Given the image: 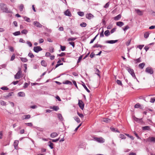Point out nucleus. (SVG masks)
<instances>
[{
  "label": "nucleus",
  "mask_w": 155,
  "mask_h": 155,
  "mask_svg": "<svg viewBox=\"0 0 155 155\" xmlns=\"http://www.w3.org/2000/svg\"><path fill=\"white\" fill-rule=\"evenodd\" d=\"M0 8L3 12L9 13V11L8 10V8L6 5L2 3L0 4Z\"/></svg>",
  "instance_id": "nucleus-1"
},
{
  "label": "nucleus",
  "mask_w": 155,
  "mask_h": 155,
  "mask_svg": "<svg viewBox=\"0 0 155 155\" xmlns=\"http://www.w3.org/2000/svg\"><path fill=\"white\" fill-rule=\"evenodd\" d=\"M127 69L133 78H136L134 71L133 69L127 67Z\"/></svg>",
  "instance_id": "nucleus-2"
},
{
  "label": "nucleus",
  "mask_w": 155,
  "mask_h": 155,
  "mask_svg": "<svg viewBox=\"0 0 155 155\" xmlns=\"http://www.w3.org/2000/svg\"><path fill=\"white\" fill-rule=\"evenodd\" d=\"M146 72L151 74L153 73V70L152 68L148 67L146 68Z\"/></svg>",
  "instance_id": "nucleus-3"
},
{
  "label": "nucleus",
  "mask_w": 155,
  "mask_h": 155,
  "mask_svg": "<svg viewBox=\"0 0 155 155\" xmlns=\"http://www.w3.org/2000/svg\"><path fill=\"white\" fill-rule=\"evenodd\" d=\"M42 50V49L39 46H35L34 48V51L36 53H38L40 51H41Z\"/></svg>",
  "instance_id": "nucleus-4"
},
{
  "label": "nucleus",
  "mask_w": 155,
  "mask_h": 155,
  "mask_svg": "<svg viewBox=\"0 0 155 155\" xmlns=\"http://www.w3.org/2000/svg\"><path fill=\"white\" fill-rule=\"evenodd\" d=\"M22 72L21 70H19L15 76V78L16 79H19L21 78V75Z\"/></svg>",
  "instance_id": "nucleus-5"
},
{
  "label": "nucleus",
  "mask_w": 155,
  "mask_h": 155,
  "mask_svg": "<svg viewBox=\"0 0 155 155\" xmlns=\"http://www.w3.org/2000/svg\"><path fill=\"white\" fill-rule=\"evenodd\" d=\"M78 104L80 108L83 110L84 107V104L83 102L81 100H79Z\"/></svg>",
  "instance_id": "nucleus-6"
},
{
  "label": "nucleus",
  "mask_w": 155,
  "mask_h": 155,
  "mask_svg": "<svg viewBox=\"0 0 155 155\" xmlns=\"http://www.w3.org/2000/svg\"><path fill=\"white\" fill-rule=\"evenodd\" d=\"M95 139L96 141L100 143H103L104 141V140L102 137H96Z\"/></svg>",
  "instance_id": "nucleus-7"
},
{
  "label": "nucleus",
  "mask_w": 155,
  "mask_h": 155,
  "mask_svg": "<svg viewBox=\"0 0 155 155\" xmlns=\"http://www.w3.org/2000/svg\"><path fill=\"white\" fill-rule=\"evenodd\" d=\"M34 25L37 27L41 28L42 25L39 22L37 21H35L33 22Z\"/></svg>",
  "instance_id": "nucleus-8"
},
{
  "label": "nucleus",
  "mask_w": 155,
  "mask_h": 155,
  "mask_svg": "<svg viewBox=\"0 0 155 155\" xmlns=\"http://www.w3.org/2000/svg\"><path fill=\"white\" fill-rule=\"evenodd\" d=\"M118 41V40L107 41L105 42L107 43L113 44L116 43Z\"/></svg>",
  "instance_id": "nucleus-9"
},
{
  "label": "nucleus",
  "mask_w": 155,
  "mask_h": 155,
  "mask_svg": "<svg viewBox=\"0 0 155 155\" xmlns=\"http://www.w3.org/2000/svg\"><path fill=\"white\" fill-rule=\"evenodd\" d=\"M86 18L89 19H91V18H93L94 17L93 15L91 13L87 14L86 15Z\"/></svg>",
  "instance_id": "nucleus-10"
},
{
  "label": "nucleus",
  "mask_w": 155,
  "mask_h": 155,
  "mask_svg": "<svg viewBox=\"0 0 155 155\" xmlns=\"http://www.w3.org/2000/svg\"><path fill=\"white\" fill-rule=\"evenodd\" d=\"M19 141L18 140H16L15 141L14 143V146L15 147V149H18V143Z\"/></svg>",
  "instance_id": "nucleus-11"
},
{
  "label": "nucleus",
  "mask_w": 155,
  "mask_h": 155,
  "mask_svg": "<svg viewBox=\"0 0 155 155\" xmlns=\"http://www.w3.org/2000/svg\"><path fill=\"white\" fill-rule=\"evenodd\" d=\"M31 117V116L29 114L25 115H23L22 117V119H29Z\"/></svg>",
  "instance_id": "nucleus-12"
},
{
  "label": "nucleus",
  "mask_w": 155,
  "mask_h": 155,
  "mask_svg": "<svg viewBox=\"0 0 155 155\" xmlns=\"http://www.w3.org/2000/svg\"><path fill=\"white\" fill-rule=\"evenodd\" d=\"M147 140L155 143V137H149L147 139Z\"/></svg>",
  "instance_id": "nucleus-13"
},
{
  "label": "nucleus",
  "mask_w": 155,
  "mask_h": 155,
  "mask_svg": "<svg viewBox=\"0 0 155 155\" xmlns=\"http://www.w3.org/2000/svg\"><path fill=\"white\" fill-rule=\"evenodd\" d=\"M64 14L66 15L69 17H71V14L68 9H67L65 12Z\"/></svg>",
  "instance_id": "nucleus-14"
},
{
  "label": "nucleus",
  "mask_w": 155,
  "mask_h": 155,
  "mask_svg": "<svg viewBox=\"0 0 155 155\" xmlns=\"http://www.w3.org/2000/svg\"><path fill=\"white\" fill-rule=\"evenodd\" d=\"M134 119L135 121L138 122L141 124H142L143 123L142 119H138L137 118H135Z\"/></svg>",
  "instance_id": "nucleus-15"
},
{
  "label": "nucleus",
  "mask_w": 155,
  "mask_h": 155,
  "mask_svg": "<svg viewBox=\"0 0 155 155\" xmlns=\"http://www.w3.org/2000/svg\"><path fill=\"white\" fill-rule=\"evenodd\" d=\"M50 108L51 109H53L55 111H57L59 109V107L58 106H51Z\"/></svg>",
  "instance_id": "nucleus-16"
},
{
  "label": "nucleus",
  "mask_w": 155,
  "mask_h": 155,
  "mask_svg": "<svg viewBox=\"0 0 155 155\" xmlns=\"http://www.w3.org/2000/svg\"><path fill=\"white\" fill-rule=\"evenodd\" d=\"M121 15L120 14H119L117 15V16L114 17V19L116 21H117L119 20L121 18Z\"/></svg>",
  "instance_id": "nucleus-17"
},
{
  "label": "nucleus",
  "mask_w": 155,
  "mask_h": 155,
  "mask_svg": "<svg viewBox=\"0 0 155 155\" xmlns=\"http://www.w3.org/2000/svg\"><path fill=\"white\" fill-rule=\"evenodd\" d=\"M124 23L121 21H118L116 23V25L120 27H121L124 25Z\"/></svg>",
  "instance_id": "nucleus-18"
},
{
  "label": "nucleus",
  "mask_w": 155,
  "mask_h": 155,
  "mask_svg": "<svg viewBox=\"0 0 155 155\" xmlns=\"http://www.w3.org/2000/svg\"><path fill=\"white\" fill-rule=\"evenodd\" d=\"M18 94L19 97H24L25 96V94L23 92H20L18 93Z\"/></svg>",
  "instance_id": "nucleus-19"
},
{
  "label": "nucleus",
  "mask_w": 155,
  "mask_h": 155,
  "mask_svg": "<svg viewBox=\"0 0 155 155\" xmlns=\"http://www.w3.org/2000/svg\"><path fill=\"white\" fill-rule=\"evenodd\" d=\"M58 134L57 133L53 132L50 134V137L52 138L58 136Z\"/></svg>",
  "instance_id": "nucleus-20"
},
{
  "label": "nucleus",
  "mask_w": 155,
  "mask_h": 155,
  "mask_svg": "<svg viewBox=\"0 0 155 155\" xmlns=\"http://www.w3.org/2000/svg\"><path fill=\"white\" fill-rule=\"evenodd\" d=\"M105 46H103V45H101L98 44H95L92 47L93 48H98L99 47H100V48H102L103 47H104Z\"/></svg>",
  "instance_id": "nucleus-21"
},
{
  "label": "nucleus",
  "mask_w": 155,
  "mask_h": 155,
  "mask_svg": "<svg viewBox=\"0 0 155 155\" xmlns=\"http://www.w3.org/2000/svg\"><path fill=\"white\" fill-rule=\"evenodd\" d=\"M111 121V120L110 119L107 118H104L102 120L103 122H105L106 123H109Z\"/></svg>",
  "instance_id": "nucleus-22"
},
{
  "label": "nucleus",
  "mask_w": 155,
  "mask_h": 155,
  "mask_svg": "<svg viewBox=\"0 0 155 155\" xmlns=\"http://www.w3.org/2000/svg\"><path fill=\"white\" fill-rule=\"evenodd\" d=\"M48 145L51 148V149H52L54 148L53 145L54 144L52 143L51 141H49L48 143Z\"/></svg>",
  "instance_id": "nucleus-23"
},
{
  "label": "nucleus",
  "mask_w": 155,
  "mask_h": 155,
  "mask_svg": "<svg viewBox=\"0 0 155 155\" xmlns=\"http://www.w3.org/2000/svg\"><path fill=\"white\" fill-rule=\"evenodd\" d=\"M145 63H142L140 64L138 66H139V67L140 68L142 69L143 68H144V67L145 66Z\"/></svg>",
  "instance_id": "nucleus-24"
},
{
  "label": "nucleus",
  "mask_w": 155,
  "mask_h": 155,
  "mask_svg": "<svg viewBox=\"0 0 155 155\" xmlns=\"http://www.w3.org/2000/svg\"><path fill=\"white\" fill-rule=\"evenodd\" d=\"M58 116L59 120L61 121H62L63 120V118L62 116V115L61 114H58Z\"/></svg>",
  "instance_id": "nucleus-25"
},
{
  "label": "nucleus",
  "mask_w": 155,
  "mask_h": 155,
  "mask_svg": "<svg viewBox=\"0 0 155 155\" xmlns=\"http://www.w3.org/2000/svg\"><path fill=\"white\" fill-rule=\"evenodd\" d=\"M41 64L42 66L44 67L46 66L47 65L46 63L44 60L41 61Z\"/></svg>",
  "instance_id": "nucleus-26"
},
{
  "label": "nucleus",
  "mask_w": 155,
  "mask_h": 155,
  "mask_svg": "<svg viewBox=\"0 0 155 155\" xmlns=\"http://www.w3.org/2000/svg\"><path fill=\"white\" fill-rule=\"evenodd\" d=\"M135 11L138 15H142V12L139 9H136Z\"/></svg>",
  "instance_id": "nucleus-27"
},
{
  "label": "nucleus",
  "mask_w": 155,
  "mask_h": 155,
  "mask_svg": "<svg viewBox=\"0 0 155 155\" xmlns=\"http://www.w3.org/2000/svg\"><path fill=\"white\" fill-rule=\"evenodd\" d=\"M20 59L21 60V61L24 62H27L28 61L27 59L25 58L21 57L20 58Z\"/></svg>",
  "instance_id": "nucleus-28"
},
{
  "label": "nucleus",
  "mask_w": 155,
  "mask_h": 155,
  "mask_svg": "<svg viewBox=\"0 0 155 155\" xmlns=\"http://www.w3.org/2000/svg\"><path fill=\"white\" fill-rule=\"evenodd\" d=\"M63 83L65 84H68L70 85H72V83L71 81L68 80L65 81L64 83Z\"/></svg>",
  "instance_id": "nucleus-29"
},
{
  "label": "nucleus",
  "mask_w": 155,
  "mask_h": 155,
  "mask_svg": "<svg viewBox=\"0 0 155 155\" xmlns=\"http://www.w3.org/2000/svg\"><path fill=\"white\" fill-rule=\"evenodd\" d=\"M104 34L106 36H108L110 35V32L109 31L107 30L105 31L104 32Z\"/></svg>",
  "instance_id": "nucleus-30"
},
{
  "label": "nucleus",
  "mask_w": 155,
  "mask_h": 155,
  "mask_svg": "<svg viewBox=\"0 0 155 155\" xmlns=\"http://www.w3.org/2000/svg\"><path fill=\"white\" fill-rule=\"evenodd\" d=\"M154 44V43H152L148 44L147 46H146V51H147L148 50L149 48H150V47L151 45H153Z\"/></svg>",
  "instance_id": "nucleus-31"
},
{
  "label": "nucleus",
  "mask_w": 155,
  "mask_h": 155,
  "mask_svg": "<svg viewBox=\"0 0 155 155\" xmlns=\"http://www.w3.org/2000/svg\"><path fill=\"white\" fill-rule=\"evenodd\" d=\"M77 39V38H70L68 39V41H74Z\"/></svg>",
  "instance_id": "nucleus-32"
},
{
  "label": "nucleus",
  "mask_w": 155,
  "mask_h": 155,
  "mask_svg": "<svg viewBox=\"0 0 155 155\" xmlns=\"http://www.w3.org/2000/svg\"><path fill=\"white\" fill-rule=\"evenodd\" d=\"M24 8V5L22 4H21L20 5L19 9L21 12L23 11V9Z\"/></svg>",
  "instance_id": "nucleus-33"
},
{
  "label": "nucleus",
  "mask_w": 155,
  "mask_h": 155,
  "mask_svg": "<svg viewBox=\"0 0 155 155\" xmlns=\"http://www.w3.org/2000/svg\"><path fill=\"white\" fill-rule=\"evenodd\" d=\"M116 82L117 83V84L121 86H122L123 85V84L121 81L117 80L116 81Z\"/></svg>",
  "instance_id": "nucleus-34"
},
{
  "label": "nucleus",
  "mask_w": 155,
  "mask_h": 155,
  "mask_svg": "<svg viewBox=\"0 0 155 155\" xmlns=\"http://www.w3.org/2000/svg\"><path fill=\"white\" fill-rule=\"evenodd\" d=\"M82 85L84 88V89L87 91V92L89 93L90 92V91L87 88V87L85 85V84L84 83L82 84Z\"/></svg>",
  "instance_id": "nucleus-35"
},
{
  "label": "nucleus",
  "mask_w": 155,
  "mask_h": 155,
  "mask_svg": "<svg viewBox=\"0 0 155 155\" xmlns=\"http://www.w3.org/2000/svg\"><path fill=\"white\" fill-rule=\"evenodd\" d=\"M78 15L80 16H83L84 15V13L82 12H78Z\"/></svg>",
  "instance_id": "nucleus-36"
},
{
  "label": "nucleus",
  "mask_w": 155,
  "mask_h": 155,
  "mask_svg": "<svg viewBox=\"0 0 155 155\" xmlns=\"http://www.w3.org/2000/svg\"><path fill=\"white\" fill-rule=\"evenodd\" d=\"M74 120L77 121L78 123L80 122V120L79 118L77 116H76L74 117Z\"/></svg>",
  "instance_id": "nucleus-37"
},
{
  "label": "nucleus",
  "mask_w": 155,
  "mask_h": 155,
  "mask_svg": "<svg viewBox=\"0 0 155 155\" xmlns=\"http://www.w3.org/2000/svg\"><path fill=\"white\" fill-rule=\"evenodd\" d=\"M21 34L20 32V31H16L13 33V35L15 36H17L20 35Z\"/></svg>",
  "instance_id": "nucleus-38"
},
{
  "label": "nucleus",
  "mask_w": 155,
  "mask_h": 155,
  "mask_svg": "<svg viewBox=\"0 0 155 155\" xmlns=\"http://www.w3.org/2000/svg\"><path fill=\"white\" fill-rule=\"evenodd\" d=\"M134 61H135L136 63H140L141 62V61L140 60V58H139L138 59H134Z\"/></svg>",
  "instance_id": "nucleus-39"
},
{
  "label": "nucleus",
  "mask_w": 155,
  "mask_h": 155,
  "mask_svg": "<svg viewBox=\"0 0 155 155\" xmlns=\"http://www.w3.org/2000/svg\"><path fill=\"white\" fill-rule=\"evenodd\" d=\"M98 35V34H97L93 39H92L91 41H90V44H91V43H92L95 40V39H96L97 37V36Z\"/></svg>",
  "instance_id": "nucleus-40"
},
{
  "label": "nucleus",
  "mask_w": 155,
  "mask_h": 155,
  "mask_svg": "<svg viewBox=\"0 0 155 155\" xmlns=\"http://www.w3.org/2000/svg\"><path fill=\"white\" fill-rule=\"evenodd\" d=\"M24 19L25 20V21L27 22H30L31 21H30V19L26 17H25L24 18Z\"/></svg>",
  "instance_id": "nucleus-41"
},
{
  "label": "nucleus",
  "mask_w": 155,
  "mask_h": 155,
  "mask_svg": "<svg viewBox=\"0 0 155 155\" xmlns=\"http://www.w3.org/2000/svg\"><path fill=\"white\" fill-rule=\"evenodd\" d=\"M28 32V31L26 29H24L21 31V33L22 34H24L25 35H26Z\"/></svg>",
  "instance_id": "nucleus-42"
},
{
  "label": "nucleus",
  "mask_w": 155,
  "mask_h": 155,
  "mask_svg": "<svg viewBox=\"0 0 155 155\" xmlns=\"http://www.w3.org/2000/svg\"><path fill=\"white\" fill-rule=\"evenodd\" d=\"M28 56L31 58H32L34 57V54L31 52H29V53Z\"/></svg>",
  "instance_id": "nucleus-43"
},
{
  "label": "nucleus",
  "mask_w": 155,
  "mask_h": 155,
  "mask_svg": "<svg viewBox=\"0 0 155 155\" xmlns=\"http://www.w3.org/2000/svg\"><path fill=\"white\" fill-rule=\"evenodd\" d=\"M80 25L82 27H85L87 25V24L85 22H82L80 24Z\"/></svg>",
  "instance_id": "nucleus-44"
},
{
  "label": "nucleus",
  "mask_w": 155,
  "mask_h": 155,
  "mask_svg": "<svg viewBox=\"0 0 155 155\" xmlns=\"http://www.w3.org/2000/svg\"><path fill=\"white\" fill-rule=\"evenodd\" d=\"M82 57H83V55H81V56H80L79 57V58H78V61H77V64L79 63V62H80V61L82 60Z\"/></svg>",
  "instance_id": "nucleus-45"
},
{
  "label": "nucleus",
  "mask_w": 155,
  "mask_h": 155,
  "mask_svg": "<svg viewBox=\"0 0 155 155\" xmlns=\"http://www.w3.org/2000/svg\"><path fill=\"white\" fill-rule=\"evenodd\" d=\"M110 129L111 130L113 131H114V132L116 131L117 132H119V131H118L117 130H116L113 127H111L110 128Z\"/></svg>",
  "instance_id": "nucleus-46"
},
{
  "label": "nucleus",
  "mask_w": 155,
  "mask_h": 155,
  "mask_svg": "<svg viewBox=\"0 0 155 155\" xmlns=\"http://www.w3.org/2000/svg\"><path fill=\"white\" fill-rule=\"evenodd\" d=\"M61 49L62 51H64L65 50L66 48V47L65 46H62L61 45H60Z\"/></svg>",
  "instance_id": "nucleus-47"
},
{
  "label": "nucleus",
  "mask_w": 155,
  "mask_h": 155,
  "mask_svg": "<svg viewBox=\"0 0 155 155\" xmlns=\"http://www.w3.org/2000/svg\"><path fill=\"white\" fill-rule=\"evenodd\" d=\"M1 89L3 90H8L9 89L8 88L6 87H3L1 88Z\"/></svg>",
  "instance_id": "nucleus-48"
},
{
  "label": "nucleus",
  "mask_w": 155,
  "mask_h": 155,
  "mask_svg": "<svg viewBox=\"0 0 155 155\" xmlns=\"http://www.w3.org/2000/svg\"><path fill=\"white\" fill-rule=\"evenodd\" d=\"M155 101V97L152 98L150 99V102L152 103H153Z\"/></svg>",
  "instance_id": "nucleus-49"
},
{
  "label": "nucleus",
  "mask_w": 155,
  "mask_h": 155,
  "mask_svg": "<svg viewBox=\"0 0 155 155\" xmlns=\"http://www.w3.org/2000/svg\"><path fill=\"white\" fill-rule=\"evenodd\" d=\"M0 103L1 105L3 106L5 105H6V103L3 101H0Z\"/></svg>",
  "instance_id": "nucleus-50"
},
{
  "label": "nucleus",
  "mask_w": 155,
  "mask_h": 155,
  "mask_svg": "<svg viewBox=\"0 0 155 155\" xmlns=\"http://www.w3.org/2000/svg\"><path fill=\"white\" fill-rule=\"evenodd\" d=\"M15 54H13L12 56V57L11 58L10 60L11 61H13L15 59Z\"/></svg>",
  "instance_id": "nucleus-51"
},
{
  "label": "nucleus",
  "mask_w": 155,
  "mask_h": 155,
  "mask_svg": "<svg viewBox=\"0 0 155 155\" xmlns=\"http://www.w3.org/2000/svg\"><path fill=\"white\" fill-rule=\"evenodd\" d=\"M25 124L27 125V126L29 127H31L33 125V124L32 123H25Z\"/></svg>",
  "instance_id": "nucleus-52"
},
{
  "label": "nucleus",
  "mask_w": 155,
  "mask_h": 155,
  "mask_svg": "<svg viewBox=\"0 0 155 155\" xmlns=\"http://www.w3.org/2000/svg\"><path fill=\"white\" fill-rule=\"evenodd\" d=\"M13 92L9 93H8V95H6L5 97L6 98H8V97L12 95V94H13Z\"/></svg>",
  "instance_id": "nucleus-53"
},
{
  "label": "nucleus",
  "mask_w": 155,
  "mask_h": 155,
  "mask_svg": "<svg viewBox=\"0 0 155 155\" xmlns=\"http://www.w3.org/2000/svg\"><path fill=\"white\" fill-rule=\"evenodd\" d=\"M120 137L122 139H125L126 138V137L125 135L121 134L120 135Z\"/></svg>",
  "instance_id": "nucleus-54"
},
{
  "label": "nucleus",
  "mask_w": 155,
  "mask_h": 155,
  "mask_svg": "<svg viewBox=\"0 0 155 155\" xmlns=\"http://www.w3.org/2000/svg\"><path fill=\"white\" fill-rule=\"evenodd\" d=\"M125 135H127V136L128 137H130L131 138V139L132 140H134V138L133 137L131 136H130V135H129V134H125Z\"/></svg>",
  "instance_id": "nucleus-55"
},
{
  "label": "nucleus",
  "mask_w": 155,
  "mask_h": 155,
  "mask_svg": "<svg viewBox=\"0 0 155 155\" xmlns=\"http://www.w3.org/2000/svg\"><path fill=\"white\" fill-rule=\"evenodd\" d=\"M116 28H113L110 31V33L111 34L113 33L114 32L116 31Z\"/></svg>",
  "instance_id": "nucleus-56"
},
{
  "label": "nucleus",
  "mask_w": 155,
  "mask_h": 155,
  "mask_svg": "<svg viewBox=\"0 0 155 155\" xmlns=\"http://www.w3.org/2000/svg\"><path fill=\"white\" fill-rule=\"evenodd\" d=\"M9 48L11 51L13 52L14 51V49L13 47L9 46Z\"/></svg>",
  "instance_id": "nucleus-57"
},
{
  "label": "nucleus",
  "mask_w": 155,
  "mask_h": 155,
  "mask_svg": "<svg viewBox=\"0 0 155 155\" xmlns=\"http://www.w3.org/2000/svg\"><path fill=\"white\" fill-rule=\"evenodd\" d=\"M129 28V27L128 25H127L125 27L123 28V30L124 31H125L127 29H128Z\"/></svg>",
  "instance_id": "nucleus-58"
},
{
  "label": "nucleus",
  "mask_w": 155,
  "mask_h": 155,
  "mask_svg": "<svg viewBox=\"0 0 155 155\" xmlns=\"http://www.w3.org/2000/svg\"><path fill=\"white\" fill-rule=\"evenodd\" d=\"M69 43L73 47H74L75 46V44H74V43L73 42H70Z\"/></svg>",
  "instance_id": "nucleus-59"
},
{
  "label": "nucleus",
  "mask_w": 155,
  "mask_h": 155,
  "mask_svg": "<svg viewBox=\"0 0 155 155\" xmlns=\"http://www.w3.org/2000/svg\"><path fill=\"white\" fill-rule=\"evenodd\" d=\"M77 114L81 118H82L84 117L83 115L82 114H80L78 112Z\"/></svg>",
  "instance_id": "nucleus-60"
},
{
  "label": "nucleus",
  "mask_w": 155,
  "mask_h": 155,
  "mask_svg": "<svg viewBox=\"0 0 155 155\" xmlns=\"http://www.w3.org/2000/svg\"><path fill=\"white\" fill-rule=\"evenodd\" d=\"M59 138L56 139H51L53 142H55L59 140Z\"/></svg>",
  "instance_id": "nucleus-61"
},
{
  "label": "nucleus",
  "mask_w": 155,
  "mask_h": 155,
  "mask_svg": "<svg viewBox=\"0 0 155 155\" xmlns=\"http://www.w3.org/2000/svg\"><path fill=\"white\" fill-rule=\"evenodd\" d=\"M65 53L64 52H62L61 54H59L58 56H59L60 57H62L64 56L65 55Z\"/></svg>",
  "instance_id": "nucleus-62"
},
{
  "label": "nucleus",
  "mask_w": 155,
  "mask_h": 155,
  "mask_svg": "<svg viewBox=\"0 0 155 155\" xmlns=\"http://www.w3.org/2000/svg\"><path fill=\"white\" fill-rule=\"evenodd\" d=\"M104 36V31L103 29L102 31L100 34V37H103Z\"/></svg>",
  "instance_id": "nucleus-63"
},
{
  "label": "nucleus",
  "mask_w": 155,
  "mask_h": 155,
  "mask_svg": "<svg viewBox=\"0 0 155 155\" xmlns=\"http://www.w3.org/2000/svg\"><path fill=\"white\" fill-rule=\"evenodd\" d=\"M139 106H140V104L137 103L135 105L134 107L135 108H139Z\"/></svg>",
  "instance_id": "nucleus-64"
}]
</instances>
